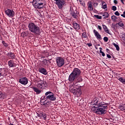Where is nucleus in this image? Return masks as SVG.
I'll return each mask as SVG.
<instances>
[{
    "label": "nucleus",
    "instance_id": "nucleus-1",
    "mask_svg": "<svg viewBox=\"0 0 125 125\" xmlns=\"http://www.w3.org/2000/svg\"><path fill=\"white\" fill-rule=\"evenodd\" d=\"M81 69L75 68L69 76L68 81L71 82L76 81L77 83H82L83 82V78L81 76Z\"/></svg>",
    "mask_w": 125,
    "mask_h": 125
},
{
    "label": "nucleus",
    "instance_id": "nucleus-2",
    "mask_svg": "<svg viewBox=\"0 0 125 125\" xmlns=\"http://www.w3.org/2000/svg\"><path fill=\"white\" fill-rule=\"evenodd\" d=\"M109 104L104 103L101 104V105H98V107L94 106L92 108V111L98 115H105L107 113Z\"/></svg>",
    "mask_w": 125,
    "mask_h": 125
},
{
    "label": "nucleus",
    "instance_id": "nucleus-3",
    "mask_svg": "<svg viewBox=\"0 0 125 125\" xmlns=\"http://www.w3.org/2000/svg\"><path fill=\"white\" fill-rule=\"evenodd\" d=\"M28 28L30 32L35 35H40L41 33V28L34 22H30L28 24Z\"/></svg>",
    "mask_w": 125,
    "mask_h": 125
},
{
    "label": "nucleus",
    "instance_id": "nucleus-4",
    "mask_svg": "<svg viewBox=\"0 0 125 125\" xmlns=\"http://www.w3.org/2000/svg\"><path fill=\"white\" fill-rule=\"evenodd\" d=\"M42 97L43 99L46 100L45 101L47 100V101H49V102L51 101H55V100H56V96L51 91L46 92L45 93V95L42 96Z\"/></svg>",
    "mask_w": 125,
    "mask_h": 125
},
{
    "label": "nucleus",
    "instance_id": "nucleus-5",
    "mask_svg": "<svg viewBox=\"0 0 125 125\" xmlns=\"http://www.w3.org/2000/svg\"><path fill=\"white\" fill-rule=\"evenodd\" d=\"M32 4L36 9H41L43 8V1L42 0H33Z\"/></svg>",
    "mask_w": 125,
    "mask_h": 125
},
{
    "label": "nucleus",
    "instance_id": "nucleus-6",
    "mask_svg": "<svg viewBox=\"0 0 125 125\" xmlns=\"http://www.w3.org/2000/svg\"><path fill=\"white\" fill-rule=\"evenodd\" d=\"M56 62L57 66L60 68V67H63L65 65V59L62 57H57L56 58Z\"/></svg>",
    "mask_w": 125,
    "mask_h": 125
},
{
    "label": "nucleus",
    "instance_id": "nucleus-7",
    "mask_svg": "<svg viewBox=\"0 0 125 125\" xmlns=\"http://www.w3.org/2000/svg\"><path fill=\"white\" fill-rule=\"evenodd\" d=\"M37 87L38 88H41V89H43L44 87H46V83L45 81H43L42 80H40L39 81H37Z\"/></svg>",
    "mask_w": 125,
    "mask_h": 125
},
{
    "label": "nucleus",
    "instance_id": "nucleus-8",
    "mask_svg": "<svg viewBox=\"0 0 125 125\" xmlns=\"http://www.w3.org/2000/svg\"><path fill=\"white\" fill-rule=\"evenodd\" d=\"M56 1V4L58 6L59 9H62L63 6L65 5V0H54Z\"/></svg>",
    "mask_w": 125,
    "mask_h": 125
},
{
    "label": "nucleus",
    "instance_id": "nucleus-9",
    "mask_svg": "<svg viewBox=\"0 0 125 125\" xmlns=\"http://www.w3.org/2000/svg\"><path fill=\"white\" fill-rule=\"evenodd\" d=\"M5 13L8 17H14V16L15 15V12L12 9H8L5 11Z\"/></svg>",
    "mask_w": 125,
    "mask_h": 125
},
{
    "label": "nucleus",
    "instance_id": "nucleus-10",
    "mask_svg": "<svg viewBox=\"0 0 125 125\" xmlns=\"http://www.w3.org/2000/svg\"><path fill=\"white\" fill-rule=\"evenodd\" d=\"M92 102L94 103L93 105H95V106H100L101 104L104 103V102H99V99H98L97 97H95L93 99Z\"/></svg>",
    "mask_w": 125,
    "mask_h": 125
},
{
    "label": "nucleus",
    "instance_id": "nucleus-11",
    "mask_svg": "<svg viewBox=\"0 0 125 125\" xmlns=\"http://www.w3.org/2000/svg\"><path fill=\"white\" fill-rule=\"evenodd\" d=\"M6 56H7V57L9 58V59H16V56L15 55V54H14V53L10 52L7 53L6 54Z\"/></svg>",
    "mask_w": 125,
    "mask_h": 125
},
{
    "label": "nucleus",
    "instance_id": "nucleus-12",
    "mask_svg": "<svg viewBox=\"0 0 125 125\" xmlns=\"http://www.w3.org/2000/svg\"><path fill=\"white\" fill-rule=\"evenodd\" d=\"M73 8H70V14L72 16V17H73V18L76 19L77 17H78V14H79V13L76 10H75V11H73Z\"/></svg>",
    "mask_w": 125,
    "mask_h": 125
},
{
    "label": "nucleus",
    "instance_id": "nucleus-13",
    "mask_svg": "<svg viewBox=\"0 0 125 125\" xmlns=\"http://www.w3.org/2000/svg\"><path fill=\"white\" fill-rule=\"evenodd\" d=\"M19 83L21 84H23L24 85H26L27 83H28V79L26 77H23L19 80Z\"/></svg>",
    "mask_w": 125,
    "mask_h": 125
},
{
    "label": "nucleus",
    "instance_id": "nucleus-14",
    "mask_svg": "<svg viewBox=\"0 0 125 125\" xmlns=\"http://www.w3.org/2000/svg\"><path fill=\"white\" fill-rule=\"evenodd\" d=\"M8 65L9 68H13V67H16L17 64L13 60H10L8 62Z\"/></svg>",
    "mask_w": 125,
    "mask_h": 125
},
{
    "label": "nucleus",
    "instance_id": "nucleus-15",
    "mask_svg": "<svg viewBox=\"0 0 125 125\" xmlns=\"http://www.w3.org/2000/svg\"><path fill=\"white\" fill-rule=\"evenodd\" d=\"M0 73L1 77H5L6 76V68H0Z\"/></svg>",
    "mask_w": 125,
    "mask_h": 125
},
{
    "label": "nucleus",
    "instance_id": "nucleus-16",
    "mask_svg": "<svg viewBox=\"0 0 125 125\" xmlns=\"http://www.w3.org/2000/svg\"><path fill=\"white\" fill-rule=\"evenodd\" d=\"M93 33L97 40H102V38H101V35H100V34L97 31L94 29L93 30Z\"/></svg>",
    "mask_w": 125,
    "mask_h": 125
},
{
    "label": "nucleus",
    "instance_id": "nucleus-17",
    "mask_svg": "<svg viewBox=\"0 0 125 125\" xmlns=\"http://www.w3.org/2000/svg\"><path fill=\"white\" fill-rule=\"evenodd\" d=\"M39 71L40 73H41V74H43V75H47L48 74L46 69L42 67L39 68Z\"/></svg>",
    "mask_w": 125,
    "mask_h": 125
},
{
    "label": "nucleus",
    "instance_id": "nucleus-18",
    "mask_svg": "<svg viewBox=\"0 0 125 125\" xmlns=\"http://www.w3.org/2000/svg\"><path fill=\"white\" fill-rule=\"evenodd\" d=\"M73 26L74 29H75V30H80V29H81V26L80 25V24L76 22L73 23Z\"/></svg>",
    "mask_w": 125,
    "mask_h": 125
},
{
    "label": "nucleus",
    "instance_id": "nucleus-19",
    "mask_svg": "<svg viewBox=\"0 0 125 125\" xmlns=\"http://www.w3.org/2000/svg\"><path fill=\"white\" fill-rule=\"evenodd\" d=\"M31 88H32L34 91L36 93V94H40V93H42V91L40 90L39 88H37L36 87H32Z\"/></svg>",
    "mask_w": 125,
    "mask_h": 125
},
{
    "label": "nucleus",
    "instance_id": "nucleus-20",
    "mask_svg": "<svg viewBox=\"0 0 125 125\" xmlns=\"http://www.w3.org/2000/svg\"><path fill=\"white\" fill-rule=\"evenodd\" d=\"M69 91H70V92H71V93H73L74 94V95H77V94L78 93V92H79V91H78V90L76 89H73L72 88H69Z\"/></svg>",
    "mask_w": 125,
    "mask_h": 125
},
{
    "label": "nucleus",
    "instance_id": "nucleus-21",
    "mask_svg": "<svg viewBox=\"0 0 125 125\" xmlns=\"http://www.w3.org/2000/svg\"><path fill=\"white\" fill-rule=\"evenodd\" d=\"M87 6H88V9L90 10V11H93V7H92V3H91V2L88 3Z\"/></svg>",
    "mask_w": 125,
    "mask_h": 125
},
{
    "label": "nucleus",
    "instance_id": "nucleus-22",
    "mask_svg": "<svg viewBox=\"0 0 125 125\" xmlns=\"http://www.w3.org/2000/svg\"><path fill=\"white\" fill-rule=\"evenodd\" d=\"M103 28L104 32L106 33V34H109V35H110V32H109V29H108V28L106 25L103 24Z\"/></svg>",
    "mask_w": 125,
    "mask_h": 125
},
{
    "label": "nucleus",
    "instance_id": "nucleus-23",
    "mask_svg": "<svg viewBox=\"0 0 125 125\" xmlns=\"http://www.w3.org/2000/svg\"><path fill=\"white\" fill-rule=\"evenodd\" d=\"M28 35H29V31L22 32L21 34V37H22V38H25V37H27Z\"/></svg>",
    "mask_w": 125,
    "mask_h": 125
},
{
    "label": "nucleus",
    "instance_id": "nucleus-24",
    "mask_svg": "<svg viewBox=\"0 0 125 125\" xmlns=\"http://www.w3.org/2000/svg\"><path fill=\"white\" fill-rule=\"evenodd\" d=\"M119 108L122 111L125 110V104H120L119 105Z\"/></svg>",
    "mask_w": 125,
    "mask_h": 125
},
{
    "label": "nucleus",
    "instance_id": "nucleus-25",
    "mask_svg": "<svg viewBox=\"0 0 125 125\" xmlns=\"http://www.w3.org/2000/svg\"><path fill=\"white\" fill-rule=\"evenodd\" d=\"M48 61H49V60L43 59V61H42V63L43 65H45V66H47V65L48 64Z\"/></svg>",
    "mask_w": 125,
    "mask_h": 125
},
{
    "label": "nucleus",
    "instance_id": "nucleus-26",
    "mask_svg": "<svg viewBox=\"0 0 125 125\" xmlns=\"http://www.w3.org/2000/svg\"><path fill=\"white\" fill-rule=\"evenodd\" d=\"M40 117H42L43 118V120H46V114L43 113V112H41L40 114Z\"/></svg>",
    "mask_w": 125,
    "mask_h": 125
},
{
    "label": "nucleus",
    "instance_id": "nucleus-27",
    "mask_svg": "<svg viewBox=\"0 0 125 125\" xmlns=\"http://www.w3.org/2000/svg\"><path fill=\"white\" fill-rule=\"evenodd\" d=\"M103 17L104 19H106V18L109 17V14L107 12H104L103 13Z\"/></svg>",
    "mask_w": 125,
    "mask_h": 125
},
{
    "label": "nucleus",
    "instance_id": "nucleus-28",
    "mask_svg": "<svg viewBox=\"0 0 125 125\" xmlns=\"http://www.w3.org/2000/svg\"><path fill=\"white\" fill-rule=\"evenodd\" d=\"M102 6V8L103 9H106V8H107V4H106L104 1L103 2Z\"/></svg>",
    "mask_w": 125,
    "mask_h": 125
},
{
    "label": "nucleus",
    "instance_id": "nucleus-29",
    "mask_svg": "<svg viewBox=\"0 0 125 125\" xmlns=\"http://www.w3.org/2000/svg\"><path fill=\"white\" fill-rule=\"evenodd\" d=\"M5 97V94L2 93V92H0V99H4Z\"/></svg>",
    "mask_w": 125,
    "mask_h": 125
},
{
    "label": "nucleus",
    "instance_id": "nucleus-30",
    "mask_svg": "<svg viewBox=\"0 0 125 125\" xmlns=\"http://www.w3.org/2000/svg\"><path fill=\"white\" fill-rule=\"evenodd\" d=\"M111 19L114 22H116L117 21V19H118V17L115 15H113L111 16Z\"/></svg>",
    "mask_w": 125,
    "mask_h": 125
},
{
    "label": "nucleus",
    "instance_id": "nucleus-31",
    "mask_svg": "<svg viewBox=\"0 0 125 125\" xmlns=\"http://www.w3.org/2000/svg\"><path fill=\"white\" fill-rule=\"evenodd\" d=\"M2 43L3 45L4 46V47H5L6 48L8 47V44L5 42V41H2Z\"/></svg>",
    "mask_w": 125,
    "mask_h": 125
},
{
    "label": "nucleus",
    "instance_id": "nucleus-32",
    "mask_svg": "<svg viewBox=\"0 0 125 125\" xmlns=\"http://www.w3.org/2000/svg\"><path fill=\"white\" fill-rule=\"evenodd\" d=\"M43 54L46 57H48L49 56V53L48 52H44Z\"/></svg>",
    "mask_w": 125,
    "mask_h": 125
},
{
    "label": "nucleus",
    "instance_id": "nucleus-33",
    "mask_svg": "<svg viewBox=\"0 0 125 125\" xmlns=\"http://www.w3.org/2000/svg\"><path fill=\"white\" fill-rule=\"evenodd\" d=\"M94 17H96V18H97V19H99V20H101L102 19V17L99 15H94Z\"/></svg>",
    "mask_w": 125,
    "mask_h": 125
},
{
    "label": "nucleus",
    "instance_id": "nucleus-34",
    "mask_svg": "<svg viewBox=\"0 0 125 125\" xmlns=\"http://www.w3.org/2000/svg\"><path fill=\"white\" fill-rule=\"evenodd\" d=\"M113 45L116 47L117 50H120V47H119V45L114 43H113Z\"/></svg>",
    "mask_w": 125,
    "mask_h": 125
},
{
    "label": "nucleus",
    "instance_id": "nucleus-35",
    "mask_svg": "<svg viewBox=\"0 0 125 125\" xmlns=\"http://www.w3.org/2000/svg\"><path fill=\"white\" fill-rule=\"evenodd\" d=\"M49 104H50V102L48 101L46 103H43V104H42V105H44V106H47V105H49Z\"/></svg>",
    "mask_w": 125,
    "mask_h": 125
},
{
    "label": "nucleus",
    "instance_id": "nucleus-36",
    "mask_svg": "<svg viewBox=\"0 0 125 125\" xmlns=\"http://www.w3.org/2000/svg\"><path fill=\"white\" fill-rule=\"evenodd\" d=\"M82 38H84L85 39H86V38H87V36H86V33L83 32L82 34Z\"/></svg>",
    "mask_w": 125,
    "mask_h": 125
},
{
    "label": "nucleus",
    "instance_id": "nucleus-37",
    "mask_svg": "<svg viewBox=\"0 0 125 125\" xmlns=\"http://www.w3.org/2000/svg\"><path fill=\"white\" fill-rule=\"evenodd\" d=\"M76 82L73 83V86L74 87V88H75V87H76L77 85H79V84H78V83H80V82H77V81H76Z\"/></svg>",
    "mask_w": 125,
    "mask_h": 125
},
{
    "label": "nucleus",
    "instance_id": "nucleus-38",
    "mask_svg": "<svg viewBox=\"0 0 125 125\" xmlns=\"http://www.w3.org/2000/svg\"><path fill=\"white\" fill-rule=\"evenodd\" d=\"M74 88H76L77 90H81V86L79 84L77 85Z\"/></svg>",
    "mask_w": 125,
    "mask_h": 125
},
{
    "label": "nucleus",
    "instance_id": "nucleus-39",
    "mask_svg": "<svg viewBox=\"0 0 125 125\" xmlns=\"http://www.w3.org/2000/svg\"><path fill=\"white\" fill-rule=\"evenodd\" d=\"M108 37H104V42H108Z\"/></svg>",
    "mask_w": 125,
    "mask_h": 125
},
{
    "label": "nucleus",
    "instance_id": "nucleus-40",
    "mask_svg": "<svg viewBox=\"0 0 125 125\" xmlns=\"http://www.w3.org/2000/svg\"><path fill=\"white\" fill-rule=\"evenodd\" d=\"M112 9L113 10V11H116V10H117V7H116V6H113Z\"/></svg>",
    "mask_w": 125,
    "mask_h": 125
},
{
    "label": "nucleus",
    "instance_id": "nucleus-41",
    "mask_svg": "<svg viewBox=\"0 0 125 125\" xmlns=\"http://www.w3.org/2000/svg\"><path fill=\"white\" fill-rule=\"evenodd\" d=\"M100 53L102 54V55L103 57L105 56V53L103 51H102V50H100Z\"/></svg>",
    "mask_w": 125,
    "mask_h": 125
},
{
    "label": "nucleus",
    "instance_id": "nucleus-42",
    "mask_svg": "<svg viewBox=\"0 0 125 125\" xmlns=\"http://www.w3.org/2000/svg\"><path fill=\"white\" fill-rule=\"evenodd\" d=\"M115 15H116V16H120V13H119V11H116Z\"/></svg>",
    "mask_w": 125,
    "mask_h": 125
},
{
    "label": "nucleus",
    "instance_id": "nucleus-43",
    "mask_svg": "<svg viewBox=\"0 0 125 125\" xmlns=\"http://www.w3.org/2000/svg\"><path fill=\"white\" fill-rule=\"evenodd\" d=\"M119 26H120V27H124V23H123L122 22H119L118 23Z\"/></svg>",
    "mask_w": 125,
    "mask_h": 125
},
{
    "label": "nucleus",
    "instance_id": "nucleus-44",
    "mask_svg": "<svg viewBox=\"0 0 125 125\" xmlns=\"http://www.w3.org/2000/svg\"><path fill=\"white\" fill-rule=\"evenodd\" d=\"M42 100L41 101V103H44V102H43V100H46V99H43V97H42Z\"/></svg>",
    "mask_w": 125,
    "mask_h": 125
},
{
    "label": "nucleus",
    "instance_id": "nucleus-45",
    "mask_svg": "<svg viewBox=\"0 0 125 125\" xmlns=\"http://www.w3.org/2000/svg\"><path fill=\"white\" fill-rule=\"evenodd\" d=\"M106 56H107V58H109V59L112 58V57L111 56V55H110L109 54H107Z\"/></svg>",
    "mask_w": 125,
    "mask_h": 125
},
{
    "label": "nucleus",
    "instance_id": "nucleus-46",
    "mask_svg": "<svg viewBox=\"0 0 125 125\" xmlns=\"http://www.w3.org/2000/svg\"><path fill=\"white\" fill-rule=\"evenodd\" d=\"M93 5H94V7H96V6H97V5H98V3H94Z\"/></svg>",
    "mask_w": 125,
    "mask_h": 125
},
{
    "label": "nucleus",
    "instance_id": "nucleus-47",
    "mask_svg": "<svg viewBox=\"0 0 125 125\" xmlns=\"http://www.w3.org/2000/svg\"><path fill=\"white\" fill-rule=\"evenodd\" d=\"M98 28L99 30H100V31H101V30H102V27L100 25H98Z\"/></svg>",
    "mask_w": 125,
    "mask_h": 125
},
{
    "label": "nucleus",
    "instance_id": "nucleus-48",
    "mask_svg": "<svg viewBox=\"0 0 125 125\" xmlns=\"http://www.w3.org/2000/svg\"><path fill=\"white\" fill-rule=\"evenodd\" d=\"M114 3L115 4H118V0H114Z\"/></svg>",
    "mask_w": 125,
    "mask_h": 125
},
{
    "label": "nucleus",
    "instance_id": "nucleus-49",
    "mask_svg": "<svg viewBox=\"0 0 125 125\" xmlns=\"http://www.w3.org/2000/svg\"><path fill=\"white\" fill-rule=\"evenodd\" d=\"M87 45L88 46L90 47L92 45V44H91V43H87Z\"/></svg>",
    "mask_w": 125,
    "mask_h": 125
},
{
    "label": "nucleus",
    "instance_id": "nucleus-50",
    "mask_svg": "<svg viewBox=\"0 0 125 125\" xmlns=\"http://www.w3.org/2000/svg\"><path fill=\"white\" fill-rule=\"evenodd\" d=\"M46 57L43 54L42 55V57H41V58H45Z\"/></svg>",
    "mask_w": 125,
    "mask_h": 125
},
{
    "label": "nucleus",
    "instance_id": "nucleus-51",
    "mask_svg": "<svg viewBox=\"0 0 125 125\" xmlns=\"http://www.w3.org/2000/svg\"><path fill=\"white\" fill-rule=\"evenodd\" d=\"M121 16L122 17H124V18H125V14H121Z\"/></svg>",
    "mask_w": 125,
    "mask_h": 125
},
{
    "label": "nucleus",
    "instance_id": "nucleus-52",
    "mask_svg": "<svg viewBox=\"0 0 125 125\" xmlns=\"http://www.w3.org/2000/svg\"><path fill=\"white\" fill-rule=\"evenodd\" d=\"M106 52H109V51H110V50H109V49H108V48H106Z\"/></svg>",
    "mask_w": 125,
    "mask_h": 125
},
{
    "label": "nucleus",
    "instance_id": "nucleus-53",
    "mask_svg": "<svg viewBox=\"0 0 125 125\" xmlns=\"http://www.w3.org/2000/svg\"><path fill=\"white\" fill-rule=\"evenodd\" d=\"M121 2H122L123 4H125V2H124V0H121Z\"/></svg>",
    "mask_w": 125,
    "mask_h": 125
},
{
    "label": "nucleus",
    "instance_id": "nucleus-54",
    "mask_svg": "<svg viewBox=\"0 0 125 125\" xmlns=\"http://www.w3.org/2000/svg\"><path fill=\"white\" fill-rule=\"evenodd\" d=\"M48 62H49V63H51V62H50V61H48Z\"/></svg>",
    "mask_w": 125,
    "mask_h": 125
},
{
    "label": "nucleus",
    "instance_id": "nucleus-55",
    "mask_svg": "<svg viewBox=\"0 0 125 125\" xmlns=\"http://www.w3.org/2000/svg\"><path fill=\"white\" fill-rule=\"evenodd\" d=\"M123 14H124L125 15V11L123 12Z\"/></svg>",
    "mask_w": 125,
    "mask_h": 125
},
{
    "label": "nucleus",
    "instance_id": "nucleus-56",
    "mask_svg": "<svg viewBox=\"0 0 125 125\" xmlns=\"http://www.w3.org/2000/svg\"><path fill=\"white\" fill-rule=\"evenodd\" d=\"M100 50H102V48L101 47H100Z\"/></svg>",
    "mask_w": 125,
    "mask_h": 125
},
{
    "label": "nucleus",
    "instance_id": "nucleus-57",
    "mask_svg": "<svg viewBox=\"0 0 125 125\" xmlns=\"http://www.w3.org/2000/svg\"><path fill=\"white\" fill-rule=\"evenodd\" d=\"M96 49H97V48L96 47Z\"/></svg>",
    "mask_w": 125,
    "mask_h": 125
},
{
    "label": "nucleus",
    "instance_id": "nucleus-58",
    "mask_svg": "<svg viewBox=\"0 0 125 125\" xmlns=\"http://www.w3.org/2000/svg\"><path fill=\"white\" fill-rule=\"evenodd\" d=\"M98 45H100V44H98Z\"/></svg>",
    "mask_w": 125,
    "mask_h": 125
}]
</instances>
